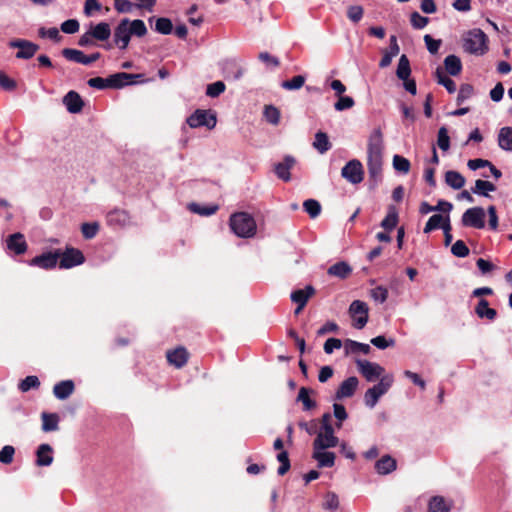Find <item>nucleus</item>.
<instances>
[{
    "label": "nucleus",
    "instance_id": "obj_31",
    "mask_svg": "<svg viewBox=\"0 0 512 512\" xmlns=\"http://www.w3.org/2000/svg\"><path fill=\"white\" fill-rule=\"evenodd\" d=\"M313 392H314L313 390L306 388V387H301L299 389L297 401L302 403L303 411H310V410H313L316 408V406H317L316 401L311 399L309 396V394L313 393Z\"/></svg>",
    "mask_w": 512,
    "mask_h": 512
},
{
    "label": "nucleus",
    "instance_id": "obj_39",
    "mask_svg": "<svg viewBox=\"0 0 512 512\" xmlns=\"http://www.w3.org/2000/svg\"><path fill=\"white\" fill-rule=\"evenodd\" d=\"M435 77L437 79L438 84L443 85L449 93L452 94L456 91L455 82L445 74L444 70L441 67L436 68Z\"/></svg>",
    "mask_w": 512,
    "mask_h": 512
},
{
    "label": "nucleus",
    "instance_id": "obj_53",
    "mask_svg": "<svg viewBox=\"0 0 512 512\" xmlns=\"http://www.w3.org/2000/svg\"><path fill=\"white\" fill-rule=\"evenodd\" d=\"M473 94H474V88L471 84H468V83L462 84L458 91L457 103L458 104L463 103L465 100L472 97Z\"/></svg>",
    "mask_w": 512,
    "mask_h": 512
},
{
    "label": "nucleus",
    "instance_id": "obj_9",
    "mask_svg": "<svg viewBox=\"0 0 512 512\" xmlns=\"http://www.w3.org/2000/svg\"><path fill=\"white\" fill-rule=\"evenodd\" d=\"M60 255V249H57L54 252H45L32 258L28 264L45 270L53 269L57 265Z\"/></svg>",
    "mask_w": 512,
    "mask_h": 512
},
{
    "label": "nucleus",
    "instance_id": "obj_40",
    "mask_svg": "<svg viewBox=\"0 0 512 512\" xmlns=\"http://www.w3.org/2000/svg\"><path fill=\"white\" fill-rule=\"evenodd\" d=\"M410 74H411V67H410L409 59L405 54H403V55H401V57L399 59L397 70H396V75L401 80H407L410 77Z\"/></svg>",
    "mask_w": 512,
    "mask_h": 512
},
{
    "label": "nucleus",
    "instance_id": "obj_49",
    "mask_svg": "<svg viewBox=\"0 0 512 512\" xmlns=\"http://www.w3.org/2000/svg\"><path fill=\"white\" fill-rule=\"evenodd\" d=\"M451 253L460 258L467 257L470 250L463 240H457L451 247Z\"/></svg>",
    "mask_w": 512,
    "mask_h": 512
},
{
    "label": "nucleus",
    "instance_id": "obj_44",
    "mask_svg": "<svg viewBox=\"0 0 512 512\" xmlns=\"http://www.w3.org/2000/svg\"><path fill=\"white\" fill-rule=\"evenodd\" d=\"M277 460L280 462V466L278 467L277 473L280 476L285 475L291 468V463L289 459L288 452L285 450L280 451L277 454Z\"/></svg>",
    "mask_w": 512,
    "mask_h": 512
},
{
    "label": "nucleus",
    "instance_id": "obj_11",
    "mask_svg": "<svg viewBox=\"0 0 512 512\" xmlns=\"http://www.w3.org/2000/svg\"><path fill=\"white\" fill-rule=\"evenodd\" d=\"M11 48H18L16 53L18 59H31L39 50V46L31 41L15 39L9 42Z\"/></svg>",
    "mask_w": 512,
    "mask_h": 512
},
{
    "label": "nucleus",
    "instance_id": "obj_28",
    "mask_svg": "<svg viewBox=\"0 0 512 512\" xmlns=\"http://www.w3.org/2000/svg\"><path fill=\"white\" fill-rule=\"evenodd\" d=\"M42 430L44 432L56 431L59 429V415L56 413L43 412L41 414Z\"/></svg>",
    "mask_w": 512,
    "mask_h": 512
},
{
    "label": "nucleus",
    "instance_id": "obj_25",
    "mask_svg": "<svg viewBox=\"0 0 512 512\" xmlns=\"http://www.w3.org/2000/svg\"><path fill=\"white\" fill-rule=\"evenodd\" d=\"M476 315L481 319H488L490 321L495 320L497 317V311L494 308L489 307V302L486 299H480L475 307Z\"/></svg>",
    "mask_w": 512,
    "mask_h": 512
},
{
    "label": "nucleus",
    "instance_id": "obj_62",
    "mask_svg": "<svg viewBox=\"0 0 512 512\" xmlns=\"http://www.w3.org/2000/svg\"><path fill=\"white\" fill-rule=\"evenodd\" d=\"M259 60L262 61L269 68L277 67L280 64L278 58L272 56L268 52H261L259 54Z\"/></svg>",
    "mask_w": 512,
    "mask_h": 512
},
{
    "label": "nucleus",
    "instance_id": "obj_2",
    "mask_svg": "<svg viewBox=\"0 0 512 512\" xmlns=\"http://www.w3.org/2000/svg\"><path fill=\"white\" fill-rule=\"evenodd\" d=\"M147 34V28L143 20L128 18L122 19L114 30V42L120 49H126L131 36L143 37Z\"/></svg>",
    "mask_w": 512,
    "mask_h": 512
},
{
    "label": "nucleus",
    "instance_id": "obj_43",
    "mask_svg": "<svg viewBox=\"0 0 512 512\" xmlns=\"http://www.w3.org/2000/svg\"><path fill=\"white\" fill-rule=\"evenodd\" d=\"M305 212L311 217L316 218L321 213V205L315 199H307L303 202Z\"/></svg>",
    "mask_w": 512,
    "mask_h": 512
},
{
    "label": "nucleus",
    "instance_id": "obj_34",
    "mask_svg": "<svg viewBox=\"0 0 512 512\" xmlns=\"http://www.w3.org/2000/svg\"><path fill=\"white\" fill-rule=\"evenodd\" d=\"M498 145L501 149L512 151V127H503L498 134Z\"/></svg>",
    "mask_w": 512,
    "mask_h": 512
},
{
    "label": "nucleus",
    "instance_id": "obj_6",
    "mask_svg": "<svg viewBox=\"0 0 512 512\" xmlns=\"http://www.w3.org/2000/svg\"><path fill=\"white\" fill-rule=\"evenodd\" d=\"M486 213L482 207H472L467 209L462 215V224L465 227L482 229L485 227Z\"/></svg>",
    "mask_w": 512,
    "mask_h": 512
},
{
    "label": "nucleus",
    "instance_id": "obj_14",
    "mask_svg": "<svg viewBox=\"0 0 512 512\" xmlns=\"http://www.w3.org/2000/svg\"><path fill=\"white\" fill-rule=\"evenodd\" d=\"M6 248L15 255H22L27 251L28 244L24 235L20 232H16L7 237Z\"/></svg>",
    "mask_w": 512,
    "mask_h": 512
},
{
    "label": "nucleus",
    "instance_id": "obj_35",
    "mask_svg": "<svg viewBox=\"0 0 512 512\" xmlns=\"http://www.w3.org/2000/svg\"><path fill=\"white\" fill-rule=\"evenodd\" d=\"M345 351L347 354H357V353H363L368 354L371 350L370 345L365 343H360L351 339H347L344 342Z\"/></svg>",
    "mask_w": 512,
    "mask_h": 512
},
{
    "label": "nucleus",
    "instance_id": "obj_13",
    "mask_svg": "<svg viewBox=\"0 0 512 512\" xmlns=\"http://www.w3.org/2000/svg\"><path fill=\"white\" fill-rule=\"evenodd\" d=\"M143 74H129L120 72L108 77L109 88H122L129 84L137 83L136 79H143Z\"/></svg>",
    "mask_w": 512,
    "mask_h": 512
},
{
    "label": "nucleus",
    "instance_id": "obj_4",
    "mask_svg": "<svg viewBox=\"0 0 512 512\" xmlns=\"http://www.w3.org/2000/svg\"><path fill=\"white\" fill-rule=\"evenodd\" d=\"M463 47L470 54L483 55L488 50L486 34L481 29L469 31L464 38Z\"/></svg>",
    "mask_w": 512,
    "mask_h": 512
},
{
    "label": "nucleus",
    "instance_id": "obj_57",
    "mask_svg": "<svg viewBox=\"0 0 512 512\" xmlns=\"http://www.w3.org/2000/svg\"><path fill=\"white\" fill-rule=\"evenodd\" d=\"M410 22L415 29H422L428 24L429 19L415 11L410 15Z\"/></svg>",
    "mask_w": 512,
    "mask_h": 512
},
{
    "label": "nucleus",
    "instance_id": "obj_41",
    "mask_svg": "<svg viewBox=\"0 0 512 512\" xmlns=\"http://www.w3.org/2000/svg\"><path fill=\"white\" fill-rule=\"evenodd\" d=\"M445 223H446V217H444L443 215L441 214H434L432 215L425 227H424V233H430L431 231L435 230V229H443V226H445Z\"/></svg>",
    "mask_w": 512,
    "mask_h": 512
},
{
    "label": "nucleus",
    "instance_id": "obj_32",
    "mask_svg": "<svg viewBox=\"0 0 512 512\" xmlns=\"http://www.w3.org/2000/svg\"><path fill=\"white\" fill-rule=\"evenodd\" d=\"M444 66L447 73L451 76H457L462 71L461 60L456 55H448L444 60Z\"/></svg>",
    "mask_w": 512,
    "mask_h": 512
},
{
    "label": "nucleus",
    "instance_id": "obj_52",
    "mask_svg": "<svg viewBox=\"0 0 512 512\" xmlns=\"http://www.w3.org/2000/svg\"><path fill=\"white\" fill-rule=\"evenodd\" d=\"M398 222L397 214L390 210L386 215V243L391 242V237L389 233L396 227Z\"/></svg>",
    "mask_w": 512,
    "mask_h": 512
},
{
    "label": "nucleus",
    "instance_id": "obj_59",
    "mask_svg": "<svg viewBox=\"0 0 512 512\" xmlns=\"http://www.w3.org/2000/svg\"><path fill=\"white\" fill-rule=\"evenodd\" d=\"M79 27V22L76 19H68L61 24V30L66 34L78 32Z\"/></svg>",
    "mask_w": 512,
    "mask_h": 512
},
{
    "label": "nucleus",
    "instance_id": "obj_27",
    "mask_svg": "<svg viewBox=\"0 0 512 512\" xmlns=\"http://www.w3.org/2000/svg\"><path fill=\"white\" fill-rule=\"evenodd\" d=\"M313 459L318 462L320 468L333 467L335 464V454L333 452H327L323 450H314Z\"/></svg>",
    "mask_w": 512,
    "mask_h": 512
},
{
    "label": "nucleus",
    "instance_id": "obj_54",
    "mask_svg": "<svg viewBox=\"0 0 512 512\" xmlns=\"http://www.w3.org/2000/svg\"><path fill=\"white\" fill-rule=\"evenodd\" d=\"M15 454V448L11 445H5L0 450V463L8 465L13 462V457Z\"/></svg>",
    "mask_w": 512,
    "mask_h": 512
},
{
    "label": "nucleus",
    "instance_id": "obj_10",
    "mask_svg": "<svg viewBox=\"0 0 512 512\" xmlns=\"http://www.w3.org/2000/svg\"><path fill=\"white\" fill-rule=\"evenodd\" d=\"M355 362L359 372L367 381H376L383 372V368L379 364L368 360L356 359Z\"/></svg>",
    "mask_w": 512,
    "mask_h": 512
},
{
    "label": "nucleus",
    "instance_id": "obj_38",
    "mask_svg": "<svg viewBox=\"0 0 512 512\" xmlns=\"http://www.w3.org/2000/svg\"><path fill=\"white\" fill-rule=\"evenodd\" d=\"M313 147L320 153L324 154L331 148V143L329 141L328 135L324 132H317L315 134V139L313 142Z\"/></svg>",
    "mask_w": 512,
    "mask_h": 512
},
{
    "label": "nucleus",
    "instance_id": "obj_63",
    "mask_svg": "<svg viewBox=\"0 0 512 512\" xmlns=\"http://www.w3.org/2000/svg\"><path fill=\"white\" fill-rule=\"evenodd\" d=\"M348 18L353 22H359L363 17V8L358 5L350 6L347 11Z\"/></svg>",
    "mask_w": 512,
    "mask_h": 512
},
{
    "label": "nucleus",
    "instance_id": "obj_7",
    "mask_svg": "<svg viewBox=\"0 0 512 512\" xmlns=\"http://www.w3.org/2000/svg\"><path fill=\"white\" fill-rule=\"evenodd\" d=\"M58 260L59 267L61 269H70L83 264L85 262V257L81 250L73 247H67L65 251H61V255Z\"/></svg>",
    "mask_w": 512,
    "mask_h": 512
},
{
    "label": "nucleus",
    "instance_id": "obj_37",
    "mask_svg": "<svg viewBox=\"0 0 512 512\" xmlns=\"http://www.w3.org/2000/svg\"><path fill=\"white\" fill-rule=\"evenodd\" d=\"M445 182L454 190L461 189L465 184V178L457 171H447L445 173Z\"/></svg>",
    "mask_w": 512,
    "mask_h": 512
},
{
    "label": "nucleus",
    "instance_id": "obj_47",
    "mask_svg": "<svg viewBox=\"0 0 512 512\" xmlns=\"http://www.w3.org/2000/svg\"><path fill=\"white\" fill-rule=\"evenodd\" d=\"M305 77L302 75L294 76L290 80H285L281 83V87L285 90H298L305 84Z\"/></svg>",
    "mask_w": 512,
    "mask_h": 512
},
{
    "label": "nucleus",
    "instance_id": "obj_26",
    "mask_svg": "<svg viewBox=\"0 0 512 512\" xmlns=\"http://www.w3.org/2000/svg\"><path fill=\"white\" fill-rule=\"evenodd\" d=\"M315 294V289L307 285L304 289H298L291 293V300L296 304L306 305L309 298Z\"/></svg>",
    "mask_w": 512,
    "mask_h": 512
},
{
    "label": "nucleus",
    "instance_id": "obj_21",
    "mask_svg": "<svg viewBox=\"0 0 512 512\" xmlns=\"http://www.w3.org/2000/svg\"><path fill=\"white\" fill-rule=\"evenodd\" d=\"M382 394H384V378H382L377 385L366 391L364 395L366 406L373 408Z\"/></svg>",
    "mask_w": 512,
    "mask_h": 512
},
{
    "label": "nucleus",
    "instance_id": "obj_8",
    "mask_svg": "<svg viewBox=\"0 0 512 512\" xmlns=\"http://www.w3.org/2000/svg\"><path fill=\"white\" fill-rule=\"evenodd\" d=\"M341 175L344 179L353 184L360 183L364 176L362 163L357 159L350 160L342 168Z\"/></svg>",
    "mask_w": 512,
    "mask_h": 512
},
{
    "label": "nucleus",
    "instance_id": "obj_22",
    "mask_svg": "<svg viewBox=\"0 0 512 512\" xmlns=\"http://www.w3.org/2000/svg\"><path fill=\"white\" fill-rule=\"evenodd\" d=\"M75 390V384L72 380H63L56 383L53 387V394L59 400L67 399Z\"/></svg>",
    "mask_w": 512,
    "mask_h": 512
},
{
    "label": "nucleus",
    "instance_id": "obj_16",
    "mask_svg": "<svg viewBox=\"0 0 512 512\" xmlns=\"http://www.w3.org/2000/svg\"><path fill=\"white\" fill-rule=\"evenodd\" d=\"M358 384V378L355 376L345 379L337 389L335 398L342 399L352 397L358 387Z\"/></svg>",
    "mask_w": 512,
    "mask_h": 512
},
{
    "label": "nucleus",
    "instance_id": "obj_17",
    "mask_svg": "<svg viewBox=\"0 0 512 512\" xmlns=\"http://www.w3.org/2000/svg\"><path fill=\"white\" fill-rule=\"evenodd\" d=\"M166 357L171 365H174L176 368H181L187 363L189 353L184 347L180 346L173 350H169Z\"/></svg>",
    "mask_w": 512,
    "mask_h": 512
},
{
    "label": "nucleus",
    "instance_id": "obj_1",
    "mask_svg": "<svg viewBox=\"0 0 512 512\" xmlns=\"http://www.w3.org/2000/svg\"><path fill=\"white\" fill-rule=\"evenodd\" d=\"M384 140L380 126L373 129L367 144V168L370 178L380 180L383 170Z\"/></svg>",
    "mask_w": 512,
    "mask_h": 512
},
{
    "label": "nucleus",
    "instance_id": "obj_51",
    "mask_svg": "<svg viewBox=\"0 0 512 512\" xmlns=\"http://www.w3.org/2000/svg\"><path fill=\"white\" fill-rule=\"evenodd\" d=\"M99 230V224L97 222L93 223H83L81 225V232L85 239H92L96 236Z\"/></svg>",
    "mask_w": 512,
    "mask_h": 512
},
{
    "label": "nucleus",
    "instance_id": "obj_46",
    "mask_svg": "<svg viewBox=\"0 0 512 512\" xmlns=\"http://www.w3.org/2000/svg\"><path fill=\"white\" fill-rule=\"evenodd\" d=\"M264 117L267 122L278 125L280 122V111L273 105H266L264 108Z\"/></svg>",
    "mask_w": 512,
    "mask_h": 512
},
{
    "label": "nucleus",
    "instance_id": "obj_19",
    "mask_svg": "<svg viewBox=\"0 0 512 512\" xmlns=\"http://www.w3.org/2000/svg\"><path fill=\"white\" fill-rule=\"evenodd\" d=\"M53 448L49 444H41L36 450V465L49 466L53 463Z\"/></svg>",
    "mask_w": 512,
    "mask_h": 512
},
{
    "label": "nucleus",
    "instance_id": "obj_42",
    "mask_svg": "<svg viewBox=\"0 0 512 512\" xmlns=\"http://www.w3.org/2000/svg\"><path fill=\"white\" fill-rule=\"evenodd\" d=\"M40 386V381L37 376L30 375L21 380L18 384V389L21 392H28L31 389H38Z\"/></svg>",
    "mask_w": 512,
    "mask_h": 512
},
{
    "label": "nucleus",
    "instance_id": "obj_20",
    "mask_svg": "<svg viewBox=\"0 0 512 512\" xmlns=\"http://www.w3.org/2000/svg\"><path fill=\"white\" fill-rule=\"evenodd\" d=\"M63 103L66 106L67 110L73 114L79 113L84 106L82 98L75 91H69L64 96Z\"/></svg>",
    "mask_w": 512,
    "mask_h": 512
},
{
    "label": "nucleus",
    "instance_id": "obj_15",
    "mask_svg": "<svg viewBox=\"0 0 512 512\" xmlns=\"http://www.w3.org/2000/svg\"><path fill=\"white\" fill-rule=\"evenodd\" d=\"M349 311L352 317H355L358 314L360 315L354 319L353 326L357 329H362L368 321V309L366 304L360 300H355L351 303Z\"/></svg>",
    "mask_w": 512,
    "mask_h": 512
},
{
    "label": "nucleus",
    "instance_id": "obj_33",
    "mask_svg": "<svg viewBox=\"0 0 512 512\" xmlns=\"http://www.w3.org/2000/svg\"><path fill=\"white\" fill-rule=\"evenodd\" d=\"M293 165L294 159L287 156L283 162H280L275 166V173L280 179L288 181L290 179V169Z\"/></svg>",
    "mask_w": 512,
    "mask_h": 512
},
{
    "label": "nucleus",
    "instance_id": "obj_60",
    "mask_svg": "<svg viewBox=\"0 0 512 512\" xmlns=\"http://www.w3.org/2000/svg\"><path fill=\"white\" fill-rule=\"evenodd\" d=\"M495 189V185L490 181L478 179L472 192H493Z\"/></svg>",
    "mask_w": 512,
    "mask_h": 512
},
{
    "label": "nucleus",
    "instance_id": "obj_61",
    "mask_svg": "<svg viewBox=\"0 0 512 512\" xmlns=\"http://www.w3.org/2000/svg\"><path fill=\"white\" fill-rule=\"evenodd\" d=\"M424 41L427 47V50L431 54H436L441 46V40L434 39L431 35L427 34L424 36Z\"/></svg>",
    "mask_w": 512,
    "mask_h": 512
},
{
    "label": "nucleus",
    "instance_id": "obj_56",
    "mask_svg": "<svg viewBox=\"0 0 512 512\" xmlns=\"http://www.w3.org/2000/svg\"><path fill=\"white\" fill-rule=\"evenodd\" d=\"M338 507H339L338 496L334 492H328L325 495V500L323 502V508L326 510L334 511Z\"/></svg>",
    "mask_w": 512,
    "mask_h": 512
},
{
    "label": "nucleus",
    "instance_id": "obj_64",
    "mask_svg": "<svg viewBox=\"0 0 512 512\" xmlns=\"http://www.w3.org/2000/svg\"><path fill=\"white\" fill-rule=\"evenodd\" d=\"M0 87L4 90L12 91L16 88V82L4 72L0 71Z\"/></svg>",
    "mask_w": 512,
    "mask_h": 512
},
{
    "label": "nucleus",
    "instance_id": "obj_48",
    "mask_svg": "<svg viewBox=\"0 0 512 512\" xmlns=\"http://www.w3.org/2000/svg\"><path fill=\"white\" fill-rule=\"evenodd\" d=\"M155 30L163 35H168L173 30V25L170 19L161 17L156 20Z\"/></svg>",
    "mask_w": 512,
    "mask_h": 512
},
{
    "label": "nucleus",
    "instance_id": "obj_29",
    "mask_svg": "<svg viewBox=\"0 0 512 512\" xmlns=\"http://www.w3.org/2000/svg\"><path fill=\"white\" fill-rule=\"evenodd\" d=\"M327 273L340 279H346L352 273V268L348 263L340 261L330 266Z\"/></svg>",
    "mask_w": 512,
    "mask_h": 512
},
{
    "label": "nucleus",
    "instance_id": "obj_55",
    "mask_svg": "<svg viewBox=\"0 0 512 512\" xmlns=\"http://www.w3.org/2000/svg\"><path fill=\"white\" fill-rule=\"evenodd\" d=\"M225 88L226 86L222 81H216L207 86L206 95L212 98L218 97L225 91Z\"/></svg>",
    "mask_w": 512,
    "mask_h": 512
},
{
    "label": "nucleus",
    "instance_id": "obj_58",
    "mask_svg": "<svg viewBox=\"0 0 512 512\" xmlns=\"http://www.w3.org/2000/svg\"><path fill=\"white\" fill-rule=\"evenodd\" d=\"M354 106V100L352 97L349 96H339L338 101L334 104V108L337 111H343L350 109Z\"/></svg>",
    "mask_w": 512,
    "mask_h": 512
},
{
    "label": "nucleus",
    "instance_id": "obj_30",
    "mask_svg": "<svg viewBox=\"0 0 512 512\" xmlns=\"http://www.w3.org/2000/svg\"><path fill=\"white\" fill-rule=\"evenodd\" d=\"M92 37L98 41H106L111 35L110 25L106 22H100L90 28Z\"/></svg>",
    "mask_w": 512,
    "mask_h": 512
},
{
    "label": "nucleus",
    "instance_id": "obj_24",
    "mask_svg": "<svg viewBox=\"0 0 512 512\" xmlns=\"http://www.w3.org/2000/svg\"><path fill=\"white\" fill-rule=\"evenodd\" d=\"M129 221V214L122 209H114L107 214V222L111 226H125Z\"/></svg>",
    "mask_w": 512,
    "mask_h": 512
},
{
    "label": "nucleus",
    "instance_id": "obj_18",
    "mask_svg": "<svg viewBox=\"0 0 512 512\" xmlns=\"http://www.w3.org/2000/svg\"><path fill=\"white\" fill-rule=\"evenodd\" d=\"M338 441L339 439L334 435V433L326 434L319 432L317 437L313 441V449L325 450L327 448H333L337 446Z\"/></svg>",
    "mask_w": 512,
    "mask_h": 512
},
{
    "label": "nucleus",
    "instance_id": "obj_45",
    "mask_svg": "<svg viewBox=\"0 0 512 512\" xmlns=\"http://www.w3.org/2000/svg\"><path fill=\"white\" fill-rule=\"evenodd\" d=\"M410 167L411 165L407 158L400 155H395L393 157V168L397 172L401 174H407L410 171Z\"/></svg>",
    "mask_w": 512,
    "mask_h": 512
},
{
    "label": "nucleus",
    "instance_id": "obj_12",
    "mask_svg": "<svg viewBox=\"0 0 512 512\" xmlns=\"http://www.w3.org/2000/svg\"><path fill=\"white\" fill-rule=\"evenodd\" d=\"M62 54L67 60L84 65H89L97 61L101 56L99 52L93 53L91 55H85L82 51L72 48H65L62 51Z\"/></svg>",
    "mask_w": 512,
    "mask_h": 512
},
{
    "label": "nucleus",
    "instance_id": "obj_50",
    "mask_svg": "<svg viewBox=\"0 0 512 512\" xmlns=\"http://www.w3.org/2000/svg\"><path fill=\"white\" fill-rule=\"evenodd\" d=\"M437 144L443 151H447L450 148V138L446 127H441L438 130Z\"/></svg>",
    "mask_w": 512,
    "mask_h": 512
},
{
    "label": "nucleus",
    "instance_id": "obj_3",
    "mask_svg": "<svg viewBox=\"0 0 512 512\" xmlns=\"http://www.w3.org/2000/svg\"><path fill=\"white\" fill-rule=\"evenodd\" d=\"M229 227L240 238H252L256 235L257 224L247 212H235L230 215Z\"/></svg>",
    "mask_w": 512,
    "mask_h": 512
},
{
    "label": "nucleus",
    "instance_id": "obj_36",
    "mask_svg": "<svg viewBox=\"0 0 512 512\" xmlns=\"http://www.w3.org/2000/svg\"><path fill=\"white\" fill-rule=\"evenodd\" d=\"M188 209L191 212L199 214L201 216H210L218 211L219 206L216 204L200 205L198 203L192 202L188 204Z\"/></svg>",
    "mask_w": 512,
    "mask_h": 512
},
{
    "label": "nucleus",
    "instance_id": "obj_23",
    "mask_svg": "<svg viewBox=\"0 0 512 512\" xmlns=\"http://www.w3.org/2000/svg\"><path fill=\"white\" fill-rule=\"evenodd\" d=\"M452 507V501H447L442 496H433L428 503V512H450Z\"/></svg>",
    "mask_w": 512,
    "mask_h": 512
},
{
    "label": "nucleus",
    "instance_id": "obj_5",
    "mask_svg": "<svg viewBox=\"0 0 512 512\" xmlns=\"http://www.w3.org/2000/svg\"><path fill=\"white\" fill-rule=\"evenodd\" d=\"M216 115L210 111L197 109L187 118V124L191 128L207 127L213 129L216 126Z\"/></svg>",
    "mask_w": 512,
    "mask_h": 512
}]
</instances>
